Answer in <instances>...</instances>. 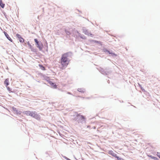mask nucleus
Returning a JSON list of instances; mask_svg holds the SVG:
<instances>
[{
    "label": "nucleus",
    "instance_id": "obj_30",
    "mask_svg": "<svg viewBox=\"0 0 160 160\" xmlns=\"http://www.w3.org/2000/svg\"><path fill=\"white\" fill-rule=\"evenodd\" d=\"M92 128H93L94 129H95L96 128V127L95 126L93 127H92Z\"/></svg>",
    "mask_w": 160,
    "mask_h": 160
},
{
    "label": "nucleus",
    "instance_id": "obj_11",
    "mask_svg": "<svg viewBox=\"0 0 160 160\" xmlns=\"http://www.w3.org/2000/svg\"><path fill=\"white\" fill-rule=\"evenodd\" d=\"M49 84L51 85L54 88H56L57 87V86L56 84L52 82V81H50L49 82Z\"/></svg>",
    "mask_w": 160,
    "mask_h": 160
},
{
    "label": "nucleus",
    "instance_id": "obj_5",
    "mask_svg": "<svg viewBox=\"0 0 160 160\" xmlns=\"http://www.w3.org/2000/svg\"><path fill=\"white\" fill-rule=\"evenodd\" d=\"M98 69L101 73L104 75H108L111 72L110 71H105L104 69L101 67L98 68Z\"/></svg>",
    "mask_w": 160,
    "mask_h": 160
},
{
    "label": "nucleus",
    "instance_id": "obj_8",
    "mask_svg": "<svg viewBox=\"0 0 160 160\" xmlns=\"http://www.w3.org/2000/svg\"><path fill=\"white\" fill-rule=\"evenodd\" d=\"M108 153L112 155V156L115 157L117 159H118V158H119V157L117 156V154L114 152L112 151H109Z\"/></svg>",
    "mask_w": 160,
    "mask_h": 160
},
{
    "label": "nucleus",
    "instance_id": "obj_20",
    "mask_svg": "<svg viewBox=\"0 0 160 160\" xmlns=\"http://www.w3.org/2000/svg\"><path fill=\"white\" fill-rule=\"evenodd\" d=\"M151 158L155 160H158V159L157 158L153 157L152 155H150L149 156Z\"/></svg>",
    "mask_w": 160,
    "mask_h": 160
},
{
    "label": "nucleus",
    "instance_id": "obj_26",
    "mask_svg": "<svg viewBox=\"0 0 160 160\" xmlns=\"http://www.w3.org/2000/svg\"><path fill=\"white\" fill-rule=\"evenodd\" d=\"M7 88L8 91L11 92H13V91L12 90V89L9 87H7Z\"/></svg>",
    "mask_w": 160,
    "mask_h": 160
},
{
    "label": "nucleus",
    "instance_id": "obj_6",
    "mask_svg": "<svg viewBox=\"0 0 160 160\" xmlns=\"http://www.w3.org/2000/svg\"><path fill=\"white\" fill-rule=\"evenodd\" d=\"M83 32L86 35H87L88 36H90L91 37H93L94 35L92 33H89L88 30H87L86 28L84 27L82 29Z\"/></svg>",
    "mask_w": 160,
    "mask_h": 160
},
{
    "label": "nucleus",
    "instance_id": "obj_3",
    "mask_svg": "<svg viewBox=\"0 0 160 160\" xmlns=\"http://www.w3.org/2000/svg\"><path fill=\"white\" fill-rule=\"evenodd\" d=\"M34 40L37 47L39 48V50L41 51L43 47V46L42 42L40 41H39L37 38L35 39Z\"/></svg>",
    "mask_w": 160,
    "mask_h": 160
},
{
    "label": "nucleus",
    "instance_id": "obj_27",
    "mask_svg": "<svg viewBox=\"0 0 160 160\" xmlns=\"http://www.w3.org/2000/svg\"><path fill=\"white\" fill-rule=\"evenodd\" d=\"M12 110L14 111H16V112L18 113V110L16 108L14 107L12 108Z\"/></svg>",
    "mask_w": 160,
    "mask_h": 160
},
{
    "label": "nucleus",
    "instance_id": "obj_1",
    "mask_svg": "<svg viewBox=\"0 0 160 160\" xmlns=\"http://www.w3.org/2000/svg\"><path fill=\"white\" fill-rule=\"evenodd\" d=\"M72 56V53L71 52H68L63 54L61 57V63L63 67H66L70 61V58Z\"/></svg>",
    "mask_w": 160,
    "mask_h": 160
},
{
    "label": "nucleus",
    "instance_id": "obj_13",
    "mask_svg": "<svg viewBox=\"0 0 160 160\" xmlns=\"http://www.w3.org/2000/svg\"><path fill=\"white\" fill-rule=\"evenodd\" d=\"M78 34L79 36L81 38H82L83 39H85V37L83 35H82V34H80V33H79L78 32Z\"/></svg>",
    "mask_w": 160,
    "mask_h": 160
},
{
    "label": "nucleus",
    "instance_id": "obj_23",
    "mask_svg": "<svg viewBox=\"0 0 160 160\" xmlns=\"http://www.w3.org/2000/svg\"><path fill=\"white\" fill-rule=\"evenodd\" d=\"M89 41L91 43H95L96 40L93 39H90Z\"/></svg>",
    "mask_w": 160,
    "mask_h": 160
},
{
    "label": "nucleus",
    "instance_id": "obj_17",
    "mask_svg": "<svg viewBox=\"0 0 160 160\" xmlns=\"http://www.w3.org/2000/svg\"><path fill=\"white\" fill-rule=\"evenodd\" d=\"M39 66L42 70H45V67H44L42 65L39 64Z\"/></svg>",
    "mask_w": 160,
    "mask_h": 160
},
{
    "label": "nucleus",
    "instance_id": "obj_12",
    "mask_svg": "<svg viewBox=\"0 0 160 160\" xmlns=\"http://www.w3.org/2000/svg\"><path fill=\"white\" fill-rule=\"evenodd\" d=\"M77 90L81 93H83L85 91V89L84 88H78V89Z\"/></svg>",
    "mask_w": 160,
    "mask_h": 160
},
{
    "label": "nucleus",
    "instance_id": "obj_34",
    "mask_svg": "<svg viewBox=\"0 0 160 160\" xmlns=\"http://www.w3.org/2000/svg\"><path fill=\"white\" fill-rule=\"evenodd\" d=\"M159 158H160V156H159Z\"/></svg>",
    "mask_w": 160,
    "mask_h": 160
},
{
    "label": "nucleus",
    "instance_id": "obj_15",
    "mask_svg": "<svg viewBox=\"0 0 160 160\" xmlns=\"http://www.w3.org/2000/svg\"><path fill=\"white\" fill-rule=\"evenodd\" d=\"M0 6L2 8H3L5 6V4L2 3V0H0Z\"/></svg>",
    "mask_w": 160,
    "mask_h": 160
},
{
    "label": "nucleus",
    "instance_id": "obj_7",
    "mask_svg": "<svg viewBox=\"0 0 160 160\" xmlns=\"http://www.w3.org/2000/svg\"><path fill=\"white\" fill-rule=\"evenodd\" d=\"M27 44L28 45L30 48L31 49V51L33 52H36L37 51L36 48H34L32 46L31 44L29 43V42L28 41L27 42Z\"/></svg>",
    "mask_w": 160,
    "mask_h": 160
},
{
    "label": "nucleus",
    "instance_id": "obj_25",
    "mask_svg": "<svg viewBox=\"0 0 160 160\" xmlns=\"http://www.w3.org/2000/svg\"><path fill=\"white\" fill-rule=\"evenodd\" d=\"M16 36L17 38L19 39L20 38H22L21 36L19 34L17 33L16 35Z\"/></svg>",
    "mask_w": 160,
    "mask_h": 160
},
{
    "label": "nucleus",
    "instance_id": "obj_10",
    "mask_svg": "<svg viewBox=\"0 0 160 160\" xmlns=\"http://www.w3.org/2000/svg\"><path fill=\"white\" fill-rule=\"evenodd\" d=\"M32 111H24L23 112V113L24 114L26 115L27 116H30L32 115L31 114Z\"/></svg>",
    "mask_w": 160,
    "mask_h": 160
},
{
    "label": "nucleus",
    "instance_id": "obj_33",
    "mask_svg": "<svg viewBox=\"0 0 160 160\" xmlns=\"http://www.w3.org/2000/svg\"><path fill=\"white\" fill-rule=\"evenodd\" d=\"M89 127H90V126H88V128H89Z\"/></svg>",
    "mask_w": 160,
    "mask_h": 160
},
{
    "label": "nucleus",
    "instance_id": "obj_18",
    "mask_svg": "<svg viewBox=\"0 0 160 160\" xmlns=\"http://www.w3.org/2000/svg\"><path fill=\"white\" fill-rule=\"evenodd\" d=\"M65 32H66V34L68 35H70L71 33L70 32L68 31V29H65Z\"/></svg>",
    "mask_w": 160,
    "mask_h": 160
},
{
    "label": "nucleus",
    "instance_id": "obj_16",
    "mask_svg": "<svg viewBox=\"0 0 160 160\" xmlns=\"http://www.w3.org/2000/svg\"><path fill=\"white\" fill-rule=\"evenodd\" d=\"M108 54H111L112 56H114V57H116L117 56V54L114 53H113L112 52H111L110 51H109V52H108Z\"/></svg>",
    "mask_w": 160,
    "mask_h": 160
},
{
    "label": "nucleus",
    "instance_id": "obj_2",
    "mask_svg": "<svg viewBox=\"0 0 160 160\" xmlns=\"http://www.w3.org/2000/svg\"><path fill=\"white\" fill-rule=\"evenodd\" d=\"M72 119L77 122L78 124H83L86 122V119L85 117L77 112H74L72 116Z\"/></svg>",
    "mask_w": 160,
    "mask_h": 160
},
{
    "label": "nucleus",
    "instance_id": "obj_14",
    "mask_svg": "<svg viewBox=\"0 0 160 160\" xmlns=\"http://www.w3.org/2000/svg\"><path fill=\"white\" fill-rule=\"evenodd\" d=\"M4 84L6 85V87H7V86H8L9 84L8 78L6 79L4 81Z\"/></svg>",
    "mask_w": 160,
    "mask_h": 160
},
{
    "label": "nucleus",
    "instance_id": "obj_19",
    "mask_svg": "<svg viewBox=\"0 0 160 160\" xmlns=\"http://www.w3.org/2000/svg\"><path fill=\"white\" fill-rule=\"evenodd\" d=\"M103 51L104 52H105L106 54H108L109 51L107 49L104 48L103 49Z\"/></svg>",
    "mask_w": 160,
    "mask_h": 160
},
{
    "label": "nucleus",
    "instance_id": "obj_22",
    "mask_svg": "<svg viewBox=\"0 0 160 160\" xmlns=\"http://www.w3.org/2000/svg\"><path fill=\"white\" fill-rule=\"evenodd\" d=\"M19 40L20 42H23L24 41V39L22 37L19 39Z\"/></svg>",
    "mask_w": 160,
    "mask_h": 160
},
{
    "label": "nucleus",
    "instance_id": "obj_4",
    "mask_svg": "<svg viewBox=\"0 0 160 160\" xmlns=\"http://www.w3.org/2000/svg\"><path fill=\"white\" fill-rule=\"evenodd\" d=\"M31 114H32V115H31L30 116L34 118L37 120L40 119V116L37 114V112H36L35 111H32Z\"/></svg>",
    "mask_w": 160,
    "mask_h": 160
},
{
    "label": "nucleus",
    "instance_id": "obj_32",
    "mask_svg": "<svg viewBox=\"0 0 160 160\" xmlns=\"http://www.w3.org/2000/svg\"><path fill=\"white\" fill-rule=\"evenodd\" d=\"M86 98L87 99H89L90 98Z\"/></svg>",
    "mask_w": 160,
    "mask_h": 160
},
{
    "label": "nucleus",
    "instance_id": "obj_9",
    "mask_svg": "<svg viewBox=\"0 0 160 160\" xmlns=\"http://www.w3.org/2000/svg\"><path fill=\"white\" fill-rule=\"evenodd\" d=\"M3 33L7 38L10 42H12V39L10 37L8 33L5 31H4Z\"/></svg>",
    "mask_w": 160,
    "mask_h": 160
},
{
    "label": "nucleus",
    "instance_id": "obj_21",
    "mask_svg": "<svg viewBox=\"0 0 160 160\" xmlns=\"http://www.w3.org/2000/svg\"><path fill=\"white\" fill-rule=\"evenodd\" d=\"M138 85H139V86L140 87L141 89L142 90V92H145L146 91L145 90V89L142 87L141 86V85L140 84H139L138 83Z\"/></svg>",
    "mask_w": 160,
    "mask_h": 160
},
{
    "label": "nucleus",
    "instance_id": "obj_24",
    "mask_svg": "<svg viewBox=\"0 0 160 160\" xmlns=\"http://www.w3.org/2000/svg\"><path fill=\"white\" fill-rule=\"evenodd\" d=\"M95 43H96L98 44H100V45L101 46L102 45V42L100 41H98L96 40Z\"/></svg>",
    "mask_w": 160,
    "mask_h": 160
},
{
    "label": "nucleus",
    "instance_id": "obj_29",
    "mask_svg": "<svg viewBox=\"0 0 160 160\" xmlns=\"http://www.w3.org/2000/svg\"><path fill=\"white\" fill-rule=\"evenodd\" d=\"M67 93L69 94L72 95V94L70 92H68Z\"/></svg>",
    "mask_w": 160,
    "mask_h": 160
},
{
    "label": "nucleus",
    "instance_id": "obj_28",
    "mask_svg": "<svg viewBox=\"0 0 160 160\" xmlns=\"http://www.w3.org/2000/svg\"><path fill=\"white\" fill-rule=\"evenodd\" d=\"M157 155L159 157V156H160V152H157Z\"/></svg>",
    "mask_w": 160,
    "mask_h": 160
},
{
    "label": "nucleus",
    "instance_id": "obj_31",
    "mask_svg": "<svg viewBox=\"0 0 160 160\" xmlns=\"http://www.w3.org/2000/svg\"><path fill=\"white\" fill-rule=\"evenodd\" d=\"M4 16H5V17L6 18V15L4 14Z\"/></svg>",
    "mask_w": 160,
    "mask_h": 160
}]
</instances>
